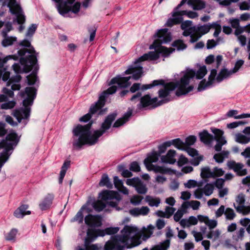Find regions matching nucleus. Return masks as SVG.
<instances>
[{"label": "nucleus", "mask_w": 250, "mask_h": 250, "mask_svg": "<svg viewBox=\"0 0 250 250\" xmlns=\"http://www.w3.org/2000/svg\"><path fill=\"white\" fill-rule=\"evenodd\" d=\"M155 227L149 225L139 230L136 227L126 225L120 234L112 236L104 245V250H125V248H131L141 243V239L146 241L153 233Z\"/></svg>", "instance_id": "f257e3e1"}, {"label": "nucleus", "mask_w": 250, "mask_h": 250, "mask_svg": "<svg viewBox=\"0 0 250 250\" xmlns=\"http://www.w3.org/2000/svg\"><path fill=\"white\" fill-rule=\"evenodd\" d=\"M207 70L205 65L201 66L196 73L192 69H187L181 72V78L180 81L176 83L173 82L165 83L163 80H154L152 83L143 85L141 89L146 90L157 85H162L163 88L159 90V97L161 98L166 97L170 91L174 90L176 87L177 89L176 95L180 96L186 95L193 89V86L189 85L190 81L196 76L198 79L203 78L207 74Z\"/></svg>", "instance_id": "f03ea898"}, {"label": "nucleus", "mask_w": 250, "mask_h": 250, "mask_svg": "<svg viewBox=\"0 0 250 250\" xmlns=\"http://www.w3.org/2000/svg\"><path fill=\"white\" fill-rule=\"evenodd\" d=\"M157 36L158 39L155 40L153 44L149 46L150 49H154L156 51H150L136 60L134 64L125 71V74H132V78L135 80H137L142 77L143 73L142 66L143 62L155 61L159 58L160 53L167 56L174 50V49L172 48H167L161 45L162 43H167L172 39L170 33L168 31L167 29L159 30L157 33Z\"/></svg>", "instance_id": "7ed1b4c3"}, {"label": "nucleus", "mask_w": 250, "mask_h": 250, "mask_svg": "<svg viewBox=\"0 0 250 250\" xmlns=\"http://www.w3.org/2000/svg\"><path fill=\"white\" fill-rule=\"evenodd\" d=\"M116 116L115 114L109 115L102 124L101 129L94 130L93 132L90 131L91 124L85 125H79L74 127L72 131L74 148L80 149L83 145L92 146L97 143L99 137L110 128Z\"/></svg>", "instance_id": "20e7f679"}, {"label": "nucleus", "mask_w": 250, "mask_h": 250, "mask_svg": "<svg viewBox=\"0 0 250 250\" xmlns=\"http://www.w3.org/2000/svg\"><path fill=\"white\" fill-rule=\"evenodd\" d=\"M37 28L36 24H32L28 28L25 34V39L19 43L18 55L21 57L20 62L28 67L34 65L37 62L36 53L31 44L30 39L34 34Z\"/></svg>", "instance_id": "39448f33"}, {"label": "nucleus", "mask_w": 250, "mask_h": 250, "mask_svg": "<svg viewBox=\"0 0 250 250\" xmlns=\"http://www.w3.org/2000/svg\"><path fill=\"white\" fill-rule=\"evenodd\" d=\"M20 96L24 98L23 101V107L15 109L12 115L17 119L19 123L22 120L27 119L30 114V106L32 105L36 96V89L32 87H26L24 92H20Z\"/></svg>", "instance_id": "423d86ee"}, {"label": "nucleus", "mask_w": 250, "mask_h": 250, "mask_svg": "<svg viewBox=\"0 0 250 250\" xmlns=\"http://www.w3.org/2000/svg\"><path fill=\"white\" fill-rule=\"evenodd\" d=\"M117 90V86L113 85L104 91L100 96L99 100L95 104L92 105L90 108L89 112L80 119V122H86L89 121L91 114L98 113V115H102L105 114L107 112V108H103L105 104V99L107 96L109 94L114 93Z\"/></svg>", "instance_id": "0eeeda50"}, {"label": "nucleus", "mask_w": 250, "mask_h": 250, "mask_svg": "<svg viewBox=\"0 0 250 250\" xmlns=\"http://www.w3.org/2000/svg\"><path fill=\"white\" fill-rule=\"evenodd\" d=\"M233 74L231 70H229L224 68L221 70L215 78L217 70L215 69H213L211 70L208 81L207 82L206 80H202L199 84L198 90L199 91H203L213 85L216 81L217 83H220L223 80L229 78Z\"/></svg>", "instance_id": "6e6552de"}, {"label": "nucleus", "mask_w": 250, "mask_h": 250, "mask_svg": "<svg viewBox=\"0 0 250 250\" xmlns=\"http://www.w3.org/2000/svg\"><path fill=\"white\" fill-rule=\"evenodd\" d=\"M74 0H66L63 3L58 2L57 9L59 13L64 17L69 16L70 12L74 14L77 13L80 10L81 4L78 2L73 4ZM91 1L92 0H84L83 6L85 8L88 7Z\"/></svg>", "instance_id": "1a4fd4ad"}, {"label": "nucleus", "mask_w": 250, "mask_h": 250, "mask_svg": "<svg viewBox=\"0 0 250 250\" xmlns=\"http://www.w3.org/2000/svg\"><path fill=\"white\" fill-rule=\"evenodd\" d=\"M141 95L142 94L141 93L138 92L136 94L133 95L130 99L131 101L134 103H136L137 102H139V103L138 104L139 108L145 107L148 106H151L153 107H155L168 101V100H164L157 102L158 99L157 98L151 99L150 97L148 95H146L144 97H141Z\"/></svg>", "instance_id": "9d476101"}, {"label": "nucleus", "mask_w": 250, "mask_h": 250, "mask_svg": "<svg viewBox=\"0 0 250 250\" xmlns=\"http://www.w3.org/2000/svg\"><path fill=\"white\" fill-rule=\"evenodd\" d=\"M173 145L178 149L186 150L188 154L193 158L190 163L194 166H198L203 160V156L199 155L195 149L191 147H186L185 143L179 138L173 140Z\"/></svg>", "instance_id": "9b49d317"}, {"label": "nucleus", "mask_w": 250, "mask_h": 250, "mask_svg": "<svg viewBox=\"0 0 250 250\" xmlns=\"http://www.w3.org/2000/svg\"><path fill=\"white\" fill-rule=\"evenodd\" d=\"M159 155L156 152L152 153L144 160V163L148 170H153L155 172L166 173L168 171V169L160 166H155L152 164L158 160Z\"/></svg>", "instance_id": "f8f14e48"}, {"label": "nucleus", "mask_w": 250, "mask_h": 250, "mask_svg": "<svg viewBox=\"0 0 250 250\" xmlns=\"http://www.w3.org/2000/svg\"><path fill=\"white\" fill-rule=\"evenodd\" d=\"M101 199L106 202V203L110 206L115 207L118 202L121 200L120 195L116 191H104L101 193Z\"/></svg>", "instance_id": "ddd939ff"}, {"label": "nucleus", "mask_w": 250, "mask_h": 250, "mask_svg": "<svg viewBox=\"0 0 250 250\" xmlns=\"http://www.w3.org/2000/svg\"><path fill=\"white\" fill-rule=\"evenodd\" d=\"M119 227H110L105 229L104 230L98 229L94 230L92 229H88L87 232L88 238L90 240H94L97 236H104L105 234H114L119 231Z\"/></svg>", "instance_id": "4468645a"}, {"label": "nucleus", "mask_w": 250, "mask_h": 250, "mask_svg": "<svg viewBox=\"0 0 250 250\" xmlns=\"http://www.w3.org/2000/svg\"><path fill=\"white\" fill-rule=\"evenodd\" d=\"M194 28V33L190 35V42L191 43L197 42L203 35L208 33L211 28V25L195 26Z\"/></svg>", "instance_id": "2eb2a0df"}, {"label": "nucleus", "mask_w": 250, "mask_h": 250, "mask_svg": "<svg viewBox=\"0 0 250 250\" xmlns=\"http://www.w3.org/2000/svg\"><path fill=\"white\" fill-rule=\"evenodd\" d=\"M214 188V185L212 184L208 183L203 188H197L194 192V196L197 199H201L204 194L209 196L213 193Z\"/></svg>", "instance_id": "dca6fc26"}, {"label": "nucleus", "mask_w": 250, "mask_h": 250, "mask_svg": "<svg viewBox=\"0 0 250 250\" xmlns=\"http://www.w3.org/2000/svg\"><path fill=\"white\" fill-rule=\"evenodd\" d=\"M211 130L214 134V139L217 141V144L215 146L214 148L216 151H220L222 146L227 143L225 138L223 136V132L220 129L215 128H211Z\"/></svg>", "instance_id": "f3484780"}, {"label": "nucleus", "mask_w": 250, "mask_h": 250, "mask_svg": "<svg viewBox=\"0 0 250 250\" xmlns=\"http://www.w3.org/2000/svg\"><path fill=\"white\" fill-rule=\"evenodd\" d=\"M227 166L229 169H233L239 176H244L247 174V169L244 168V166L242 163L230 161L227 163Z\"/></svg>", "instance_id": "a211bd4d"}, {"label": "nucleus", "mask_w": 250, "mask_h": 250, "mask_svg": "<svg viewBox=\"0 0 250 250\" xmlns=\"http://www.w3.org/2000/svg\"><path fill=\"white\" fill-rule=\"evenodd\" d=\"M84 221L90 227H100L102 225V218L100 215L88 214L85 217Z\"/></svg>", "instance_id": "6ab92c4d"}, {"label": "nucleus", "mask_w": 250, "mask_h": 250, "mask_svg": "<svg viewBox=\"0 0 250 250\" xmlns=\"http://www.w3.org/2000/svg\"><path fill=\"white\" fill-rule=\"evenodd\" d=\"M192 25V21H191L187 20L183 22L181 24V29L184 30L183 35L184 36L187 37L193 34L195 26Z\"/></svg>", "instance_id": "aec40b11"}, {"label": "nucleus", "mask_w": 250, "mask_h": 250, "mask_svg": "<svg viewBox=\"0 0 250 250\" xmlns=\"http://www.w3.org/2000/svg\"><path fill=\"white\" fill-rule=\"evenodd\" d=\"M171 15L172 18L168 19L166 23V26L171 27L174 25L181 23L183 21V18L180 15L179 11L173 12Z\"/></svg>", "instance_id": "412c9836"}, {"label": "nucleus", "mask_w": 250, "mask_h": 250, "mask_svg": "<svg viewBox=\"0 0 250 250\" xmlns=\"http://www.w3.org/2000/svg\"><path fill=\"white\" fill-rule=\"evenodd\" d=\"M131 77H117L113 78L111 80V84H117L120 87H126L130 85V83L128 82Z\"/></svg>", "instance_id": "4be33fe9"}, {"label": "nucleus", "mask_w": 250, "mask_h": 250, "mask_svg": "<svg viewBox=\"0 0 250 250\" xmlns=\"http://www.w3.org/2000/svg\"><path fill=\"white\" fill-rule=\"evenodd\" d=\"M175 155L176 151L173 149H170L166 155L161 157V161L164 163L173 164L176 162V159H175Z\"/></svg>", "instance_id": "5701e85b"}, {"label": "nucleus", "mask_w": 250, "mask_h": 250, "mask_svg": "<svg viewBox=\"0 0 250 250\" xmlns=\"http://www.w3.org/2000/svg\"><path fill=\"white\" fill-rule=\"evenodd\" d=\"M28 208V206L26 205H23L17 208L14 212L15 217L18 218H22L25 215H29L31 214V211L27 210Z\"/></svg>", "instance_id": "b1692460"}, {"label": "nucleus", "mask_w": 250, "mask_h": 250, "mask_svg": "<svg viewBox=\"0 0 250 250\" xmlns=\"http://www.w3.org/2000/svg\"><path fill=\"white\" fill-rule=\"evenodd\" d=\"M188 4L194 10H201L206 7V2L202 0H188Z\"/></svg>", "instance_id": "393cba45"}, {"label": "nucleus", "mask_w": 250, "mask_h": 250, "mask_svg": "<svg viewBox=\"0 0 250 250\" xmlns=\"http://www.w3.org/2000/svg\"><path fill=\"white\" fill-rule=\"evenodd\" d=\"M149 208L146 206H143L141 208H135L129 210V213L133 216H137L139 215H146L149 212Z\"/></svg>", "instance_id": "a878e982"}, {"label": "nucleus", "mask_w": 250, "mask_h": 250, "mask_svg": "<svg viewBox=\"0 0 250 250\" xmlns=\"http://www.w3.org/2000/svg\"><path fill=\"white\" fill-rule=\"evenodd\" d=\"M54 195L48 194L40 204L39 206L42 210H45L49 208L52 203L54 199Z\"/></svg>", "instance_id": "bb28decb"}, {"label": "nucleus", "mask_w": 250, "mask_h": 250, "mask_svg": "<svg viewBox=\"0 0 250 250\" xmlns=\"http://www.w3.org/2000/svg\"><path fill=\"white\" fill-rule=\"evenodd\" d=\"M2 36L3 39L1 42V44L4 47L11 46L17 41V38L16 37L9 36L6 34L5 32H4Z\"/></svg>", "instance_id": "cd10ccee"}, {"label": "nucleus", "mask_w": 250, "mask_h": 250, "mask_svg": "<svg viewBox=\"0 0 250 250\" xmlns=\"http://www.w3.org/2000/svg\"><path fill=\"white\" fill-rule=\"evenodd\" d=\"M199 135L201 141L205 144H210L214 139L213 136L206 130L200 132Z\"/></svg>", "instance_id": "c85d7f7f"}, {"label": "nucleus", "mask_w": 250, "mask_h": 250, "mask_svg": "<svg viewBox=\"0 0 250 250\" xmlns=\"http://www.w3.org/2000/svg\"><path fill=\"white\" fill-rule=\"evenodd\" d=\"M89 204L87 203L86 205L83 206L80 210L77 213L76 215L71 220L72 222H78L79 223H82L83 221V211L86 209L87 212H90V210L87 208Z\"/></svg>", "instance_id": "c756f323"}, {"label": "nucleus", "mask_w": 250, "mask_h": 250, "mask_svg": "<svg viewBox=\"0 0 250 250\" xmlns=\"http://www.w3.org/2000/svg\"><path fill=\"white\" fill-rule=\"evenodd\" d=\"M229 22L231 24V27L235 29V35H239L243 33V26H240L239 19H231L229 20Z\"/></svg>", "instance_id": "7c9ffc66"}, {"label": "nucleus", "mask_w": 250, "mask_h": 250, "mask_svg": "<svg viewBox=\"0 0 250 250\" xmlns=\"http://www.w3.org/2000/svg\"><path fill=\"white\" fill-rule=\"evenodd\" d=\"M11 88L3 87L2 92L9 97L12 98L14 96V90H19L21 88V85L19 83H13L11 85Z\"/></svg>", "instance_id": "2f4dec72"}, {"label": "nucleus", "mask_w": 250, "mask_h": 250, "mask_svg": "<svg viewBox=\"0 0 250 250\" xmlns=\"http://www.w3.org/2000/svg\"><path fill=\"white\" fill-rule=\"evenodd\" d=\"M145 201L150 207H158L161 203V199L157 197L147 195L145 197Z\"/></svg>", "instance_id": "473e14b6"}, {"label": "nucleus", "mask_w": 250, "mask_h": 250, "mask_svg": "<svg viewBox=\"0 0 250 250\" xmlns=\"http://www.w3.org/2000/svg\"><path fill=\"white\" fill-rule=\"evenodd\" d=\"M131 111H127L122 118L119 119L115 122L113 125V127H118L123 125L125 123L128 121V119L131 116Z\"/></svg>", "instance_id": "72a5a7b5"}, {"label": "nucleus", "mask_w": 250, "mask_h": 250, "mask_svg": "<svg viewBox=\"0 0 250 250\" xmlns=\"http://www.w3.org/2000/svg\"><path fill=\"white\" fill-rule=\"evenodd\" d=\"M235 140L238 143L246 144L250 142V136L248 134L237 133L235 135Z\"/></svg>", "instance_id": "f704fd0d"}, {"label": "nucleus", "mask_w": 250, "mask_h": 250, "mask_svg": "<svg viewBox=\"0 0 250 250\" xmlns=\"http://www.w3.org/2000/svg\"><path fill=\"white\" fill-rule=\"evenodd\" d=\"M170 240L167 239L163 242L153 246L150 250H167L170 246Z\"/></svg>", "instance_id": "c9c22d12"}, {"label": "nucleus", "mask_w": 250, "mask_h": 250, "mask_svg": "<svg viewBox=\"0 0 250 250\" xmlns=\"http://www.w3.org/2000/svg\"><path fill=\"white\" fill-rule=\"evenodd\" d=\"M221 234V231L219 229L210 230L207 234L208 239H212L213 241L219 238Z\"/></svg>", "instance_id": "e433bc0d"}, {"label": "nucleus", "mask_w": 250, "mask_h": 250, "mask_svg": "<svg viewBox=\"0 0 250 250\" xmlns=\"http://www.w3.org/2000/svg\"><path fill=\"white\" fill-rule=\"evenodd\" d=\"M234 208L237 212L242 213V214L246 215H248L250 213V206H236L235 204H233Z\"/></svg>", "instance_id": "4c0bfd02"}, {"label": "nucleus", "mask_w": 250, "mask_h": 250, "mask_svg": "<svg viewBox=\"0 0 250 250\" xmlns=\"http://www.w3.org/2000/svg\"><path fill=\"white\" fill-rule=\"evenodd\" d=\"M18 230L16 229H12L10 231L7 232L5 235V239L8 241L13 242H16V236L18 233Z\"/></svg>", "instance_id": "58836bf2"}, {"label": "nucleus", "mask_w": 250, "mask_h": 250, "mask_svg": "<svg viewBox=\"0 0 250 250\" xmlns=\"http://www.w3.org/2000/svg\"><path fill=\"white\" fill-rule=\"evenodd\" d=\"M135 188L137 192L139 194H145L147 191V188L146 185L144 184L140 179H139Z\"/></svg>", "instance_id": "ea45409f"}, {"label": "nucleus", "mask_w": 250, "mask_h": 250, "mask_svg": "<svg viewBox=\"0 0 250 250\" xmlns=\"http://www.w3.org/2000/svg\"><path fill=\"white\" fill-rule=\"evenodd\" d=\"M201 176L203 178H213V169L205 167L201 169Z\"/></svg>", "instance_id": "a19ab883"}, {"label": "nucleus", "mask_w": 250, "mask_h": 250, "mask_svg": "<svg viewBox=\"0 0 250 250\" xmlns=\"http://www.w3.org/2000/svg\"><path fill=\"white\" fill-rule=\"evenodd\" d=\"M225 216L227 220L232 221L235 218L236 215L232 208H227L225 210Z\"/></svg>", "instance_id": "79ce46f5"}, {"label": "nucleus", "mask_w": 250, "mask_h": 250, "mask_svg": "<svg viewBox=\"0 0 250 250\" xmlns=\"http://www.w3.org/2000/svg\"><path fill=\"white\" fill-rule=\"evenodd\" d=\"M99 184L101 187L106 186L108 188H111L112 187L107 174H104L102 176Z\"/></svg>", "instance_id": "37998d69"}, {"label": "nucleus", "mask_w": 250, "mask_h": 250, "mask_svg": "<svg viewBox=\"0 0 250 250\" xmlns=\"http://www.w3.org/2000/svg\"><path fill=\"white\" fill-rule=\"evenodd\" d=\"M89 239L88 238L85 239L84 245L83 248L78 247V250H98L99 248L96 244L89 245L87 243V240Z\"/></svg>", "instance_id": "c03bdc74"}, {"label": "nucleus", "mask_w": 250, "mask_h": 250, "mask_svg": "<svg viewBox=\"0 0 250 250\" xmlns=\"http://www.w3.org/2000/svg\"><path fill=\"white\" fill-rule=\"evenodd\" d=\"M179 14L182 17L183 16L186 15L188 18L190 19H194L198 16L197 12L192 11L182 10L179 11Z\"/></svg>", "instance_id": "a18cd8bd"}, {"label": "nucleus", "mask_w": 250, "mask_h": 250, "mask_svg": "<svg viewBox=\"0 0 250 250\" xmlns=\"http://www.w3.org/2000/svg\"><path fill=\"white\" fill-rule=\"evenodd\" d=\"M10 72L7 70V68L4 67V65L0 67V79L2 77L4 81H6L9 79Z\"/></svg>", "instance_id": "49530a36"}, {"label": "nucleus", "mask_w": 250, "mask_h": 250, "mask_svg": "<svg viewBox=\"0 0 250 250\" xmlns=\"http://www.w3.org/2000/svg\"><path fill=\"white\" fill-rule=\"evenodd\" d=\"M245 195L243 193H240L237 195L235 198L236 206H243L245 203Z\"/></svg>", "instance_id": "de8ad7c7"}, {"label": "nucleus", "mask_w": 250, "mask_h": 250, "mask_svg": "<svg viewBox=\"0 0 250 250\" xmlns=\"http://www.w3.org/2000/svg\"><path fill=\"white\" fill-rule=\"evenodd\" d=\"M16 105V102L14 101H9L0 104V108L3 109H10Z\"/></svg>", "instance_id": "09e8293b"}, {"label": "nucleus", "mask_w": 250, "mask_h": 250, "mask_svg": "<svg viewBox=\"0 0 250 250\" xmlns=\"http://www.w3.org/2000/svg\"><path fill=\"white\" fill-rule=\"evenodd\" d=\"M93 208L97 211L102 210L105 207V203L102 201H98L92 203Z\"/></svg>", "instance_id": "8fccbe9b"}, {"label": "nucleus", "mask_w": 250, "mask_h": 250, "mask_svg": "<svg viewBox=\"0 0 250 250\" xmlns=\"http://www.w3.org/2000/svg\"><path fill=\"white\" fill-rule=\"evenodd\" d=\"M172 45L176 48L178 50H182L187 47V45L184 43L183 41L180 40L175 41L173 43Z\"/></svg>", "instance_id": "3c124183"}, {"label": "nucleus", "mask_w": 250, "mask_h": 250, "mask_svg": "<svg viewBox=\"0 0 250 250\" xmlns=\"http://www.w3.org/2000/svg\"><path fill=\"white\" fill-rule=\"evenodd\" d=\"M18 59V57L16 55H8L3 59L0 57V67H2L8 61L12 59L17 60Z\"/></svg>", "instance_id": "603ef678"}, {"label": "nucleus", "mask_w": 250, "mask_h": 250, "mask_svg": "<svg viewBox=\"0 0 250 250\" xmlns=\"http://www.w3.org/2000/svg\"><path fill=\"white\" fill-rule=\"evenodd\" d=\"M225 171L222 168L215 167L213 168V178L220 177L223 175Z\"/></svg>", "instance_id": "864d4df0"}, {"label": "nucleus", "mask_w": 250, "mask_h": 250, "mask_svg": "<svg viewBox=\"0 0 250 250\" xmlns=\"http://www.w3.org/2000/svg\"><path fill=\"white\" fill-rule=\"evenodd\" d=\"M21 80V76L19 75H16L14 77L9 79L8 82L7 83V86H10L13 83H18Z\"/></svg>", "instance_id": "5fc2aeb1"}, {"label": "nucleus", "mask_w": 250, "mask_h": 250, "mask_svg": "<svg viewBox=\"0 0 250 250\" xmlns=\"http://www.w3.org/2000/svg\"><path fill=\"white\" fill-rule=\"evenodd\" d=\"M196 141V137L195 136L191 135L188 137L185 140V146L193 145Z\"/></svg>", "instance_id": "6e6d98bb"}, {"label": "nucleus", "mask_w": 250, "mask_h": 250, "mask_svg": "<svg viewBox=\"0 0 250 250\" xmlns=\"http://www.w3.org/2000/svg\"><path fill=\"white\" fill-rule=\"evenodd\" d=\"M143 197L140 195H134L130 199V202L134 205H139Z\"/></svg>", "instance_id": "4d7b16f0"}, {"label": "nucleus", "mask_w": 250, "mask_h": 250, "mask_svg": "<svg viewBox=\"0 0 250 250\" xmlns=\"http://www.w3.org/2000/svg\"><path fill=\"white\" fill-rule=\"evenodd\" d=\"M211 28L215 29V31L213 33L214 37H217L221 31V25L214 22L211 24Z\"/></svg>", "instance_id": "13d9d810"}, {"label": "nucleus", "mask_w": 250, "mask_h": 250, "mask_svg": "<svg viewBox=\"0 0 250 250\" xmlns=\"http://www.w3.org/2000/svg\"><path fill=\"white\" fill-rule=\"evenodd\" d=\"M220 41V38H218L215 41L214 40H209L208 41L207 43V47L208 49H211L214 47L217 44V43Z\"/></svg>", "instance_id": "bf43d9fd"}, {"label": "nucleus", "mask_w": 250, "mask_h": 250, "mask_svg": "<svg viewBox=\"0 0 250 250\" xmlns=\"http://www.w3.org/2000/svg\"><path fill=\"white\" fill-rule=\"evenodd\" d=\"M244 61L242 60H239L237 61L235 63L234 68L232 69H231L232 72L234 74L236 73L241 67V66L244 64Z\"/></svg>", "instance_id": "052dcab7"}, {"label": "nucleus", "mask_w": 250, "mask_h": 250, "mask_svg": "<svg viewBox=\"0 0 250 250\" xmlns=\"http://www.w3.org/2000/svg\"><path fill=\"white\" fill-rule=\"evenodd\" d=\"M225 180L223 178H218L214 182L215 186L218 189L224 188L225 184Z\"/></svg>", "instance_id": "680f3d73"}, {"label": "nucleus", "mask_w": 250, "mask_h": 250, "mask_svg": "<svg viewBox=\"0 0 250 250\" xmlns=\"http://www.w3.org/2000/svg\"><path fill=\"white\" fill-rule=\"evenodd\" d=\"M139 179H140L138 178L128 179L126 180V184L128 186H131L135 188L136 187V185L137 184V183L139 181Z\"/></svg>", "instance_id": "e2e57ef3"}, {"label": "nucleus", "mask_w": 250, "mask_h": 250, "mask_svg": "<svg viewBox=\"0 0 250 250\" xmlns=\"http://www.w3.org/2000/svg\"><path fill=\"white\" fill-rule=\"evenodd\" d=\"M225 207L224 205H221L218 209L215 211V216L216 218H219L222 216L223 214H225Z\"/></svg>", "instance_id": "0e129e2a"}, {"label": "nucleus", "mask_w": 250, "mask_h": 250, "mask_svg": "<svg viewBox=\"0 0 250 250\" xmlns=\"http://www.w3.org/2000/svg\"><path fill=\"white\" fill-rule=\"evenodd\" d=\"M114 184L115 187L119 190L121 189V187H123V183L122 180H120L117 176L114 177Z\"/></svg>", "instance_id": "69168bd1"}, {"label": "nucleus", "mask_w": 250, "mask_h": 250, "mask_svg": "<svg viewBox=\"0 0 250 250\" xmlns=\"http://www.w3.org/2000/svg\"><path fill=\"white\" fill-rule=\"evenodd\" d=\"M217 221L215 220L208 219L206 225H207L209 229L211 230L217 226Z\"/></svg>", "instance_id": "338daca9"}, {"label": "nucleus", "mask_w": 250, "mask_h": 250, "mask_svg": "<svg viewBox=\"0 0 250 250\" xmlns=\"http://www.w3.org/2000/svg\"><path fill=\"white\" fill-rule=\"evenodd\" d=\"M229 193V189L227 187H224L218 189V195L220 198H223Z\"/></svg>", "instance_id": "774afa93"}]
</instances>
